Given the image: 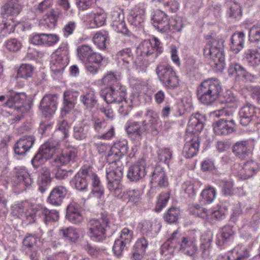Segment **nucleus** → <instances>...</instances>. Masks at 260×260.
<instances>
[{"label":"nucleus","mask_w":260,"mask_h":260,"mask_svg":"<svg viewBox=\"0 0 260 260\" xmlns=\"http://www.w3.org/2000/svg\"><path fill=\"white\" fill-rule=\"evenodd\" d=\"M127 89L120 82L111 84L101 90L100 95L108 104L116 103L119 105L118 111L123 116L128 115L131 110L132 100L128 102L125 96Z\"/></svg>","instance_id":"obj_1"},{"label":"nucleus","mask_w":260,"mask_h":260,"mask_svg":"<svg viewBox=\"0 0 260 260\" xmlns=\"http://www.w3.org/2000/svg\"><path fill=\"white\" fill-rule=\"evenodd\" d=\"M222 87L220 82L216 78H210L203 81L197 89V96L202 104L213 105L220 96Z\"/></svg>","instance_id":"obj_2"},{"label":"nucleus","mask_w":260,"mask_h":260,"mask_svg":"<svg viewBox=\"0 0 260 260\" xmlns=\"http://www.w3.org/2000/svg\"><path fill=\"white\" fill-rule=\"evenodd\" d=\"M77 51L78 58L85 64L87 70L92 74L97 73L103 59L102 56L86 45L79 46Z\"/></svg>","instance_id":"obj_3"},{"label":"nucleus","mask_w":260,"mask_h":260,"mask_svg":"<svg viewBox=\"0 0 260 260\" xmlns=\"http://www.w3.org/2000/svg\"><path fill=\"white\" fill-rule=\"evenodd\" d=\"M117 164H108L106 167V177L108 180V188L115 196L122 197L121 193L123 189L120 183L123 176V168L122 165L118 166Z\"/></svg>","instance_id":"obj_4"},{"label":"nucleus","mask_w":260,"mask_h":260,"mask_svg":"<svg viewBox=\"0 0 260 260\" xmlns=\"http://www.w3.org/2000/svg\"><path fill=\"white\" fill-rule=\"evenodd\" d=\"M197 238L195 232H191L185 236H182L176 231L171 235V242L173 244H176V249L179 250H185V253L189 256L194 255L198 250Z\"/></svg>","instance_id":"obj_5"},{"label":"nucleus","mask_w":260,"mask_h":260,"mask_svg":"<svg viewBox=\"0 0 260 260\" xmlns=\"http://www.w3.org/2000/svg\"><path fill=\"white\" fill-rule=\"evenodd\" d=\"M158 79L167 89H175L179 86V80L173 68L168 64H158L156 68Z\"/></svg>","instance_id":"obj_6"},{"label":"nucleus","mask_w":260,"mask_h":260,"mask_svg":"<svg viewBox=\"0 0 260 260\" xmlns=\"http://www.w3.org/2000/svg\"><path fill=\"white\" fill-rule=\"evenodd\" d=\"M106 215H102L100 219H91L87 223L88 235L90 239L96 242L103 241L106 238L105 227L108 225Z\"/></svg>","instance_id":"obj_7"},{"label":"nucleus","mask_w":260,"mask_h":260,"mask_svg":"<svg viewBox=\"0 0 260 260\" xmlns=\"http://www.w3.org/2000/svg\"><path fill=\"white\" fill-rule=\"evenodd\" d=\"M67 45L62 44L51 55L50 68L54 73L62 71L68 64Z\"/></svg>","instance_id":"obj_8"},{"label":"nucleus","mask_w":260,"mask_h":260,"mask_svg":"<svg viewBox=\"0 0 260 260\" xmlns=\"http://www.w3.org/2000/svg\"><path fill=\"white\" fill-rule=\"evenodd\" d=\"M26 103V95L24 92L14 93L8 98L5 104L9 108L14 109L13 114L15 115V121H19L23 115L24 105Z\"/></svg>","instance_id":"obj_9"},{"label":"nucleus","mask_w":260,"mask_h":260,"mask_svg":"<svg viewBox=\"0 0 260 260\" xmlns=\"http://www.w3.org/2000/svg\"><path fill=\"white\" fill-rule=\"evenodd\" d=\"M162 52L161 43L156 38L143 41L137 48V53L141 56H148L154 54V57L156 58Z\"/></svg>","instance_id":"obj_10"},{"label":"nucleus","mask_w":260,"mask_h":260,"mask_svg":"<svg viewBox=\"0 0 260 260\" xmlns=\"http://www.w3.org/2000/svg\"><path fill=\"white\" fill-rule=\"evenodd\" d=\"M59 146V141L50 140L40 146L39 151L31 160V162L35 161L44 162L47 161L53 157L54 153Z\"/></svg>","instance_id":"obj_11"},{"label":"nucleus","mask_w":260,"mask_h":260,"mask_svg":"<svg viewBox=\"0 0 260 260\" xmlns=\"http://www.w3.org/2000/svg\"><path fill=\"white\" fill-rule=\"evenodd\" d=\"M232 152L240 160H246L251 158L252 150L249 140H241L236 142L232 147Z\"/></svg>","instance_id":"obj_12"},{"label":"nucleus","mask_w":260,"mask_h":260,"mask_svg":"<svg viewBox=\"0 0 260 260\" xmlns=\"http://www.w3.org/2000/svg\"><path fill=\"white\" fill-rule=\"evenodd\" d=\"M58 99V95L55 94H47L42 98L40 108L45 117L51 116L55 113L57 108Z\"/></svg>","instance_id":"obj_13"},{"label":"nucleus","mask_w":260,"mask_h":260,"mask_svg":"<svg viewBox=\"0 0 260 260\" xmlns=\"http://www.w3.org/2000/svg\"><path fill=\"white\" fill-rule=\"evenodd\" d=\"M128 150L127 141L125 140L117 141L111 147L108 155L109 162H117L122 156L126 154Z\"/></svg>","instance_id":"obj_14"},{"label":"nucleus","mask_w":260,"mask_h":260,"mask_svg":"<svg viewBox=\"0 0 260 260\" xmlns=\"http://www.w3.org/2000/svg\"><path fill=\"white\" fill-rule=\"evenodd\" d=\"M147 130L148 126L146 120L132 122L125 128L128 137L135 141L141 140L143 135L145 134Z\"/></svg>","instance_id":"obj_15"},{"label":"nucleus","mask_w":260,"mask_h":260,"mask_svg":"<svg viewBox=\"0 0 260 260\" xmlns=\"http://www.w3.org/2000/svg\"><path fill=\"white\" fill-rule=\"evenodd\" d=\"M235 122L234 120L220 119L213 123L214 133L218 135H227L235 131Z\"/></svg>","instance_id":"obj_16"},{"label":"nucleus","mask_w":260,"mask_h":260,"mask_svg":"<svg viewBox=\"0 0 260 260\" xmlns=\"http://www.w3.org/2000/svg\"><path fill=\"white\" fill-rule=\"evenodd\" d=\"M90 175L89 166L84 165L82 169L77 173L72 180L75 188L80 191L87 189L88 186L87 178Z\"/></svg>","instance_id":"obj_17"},{"label":"nucleus","mask_w":260,"mask_h":260,"mask_svg":"<svg viewBox=\"0 0 260 260\" xmlns=\"http://www.w3.org/2000/svg\"><path fill=\"white\" fill-rule=\"evenodd\" d=\"M153 24L155 28L162 33H166L168 29L169 19L167 14L164 11L157 10L152 18Z\"/></svg>","instance_id":"obj_18"},{"label":"nucleus","mask_w":260,"mask_h":260,"mask_svg":"<svg viewBox=\"0 0 260 260\" xmlns=\"http://www.w3.org/2000/svg\"><path fill=\"white\" fill-rule=\"evenodd\" d=\"M68 193L66 187L63 185L57 186L51 191L47 201L50 204L60 206Z\"/></svg>","instance_id":"obj_19"},{"label":"nucleus","mask_w":260,"mask_h":260,"mask_svg":"<svg viewBox=\"0 0 260 260\" xmlns=\"http://www.w3.org/2000/svg\"><path fill=\"white\" fill-rule=\"evenodd\" d=\"M35 138L32 136H24L15 144V153L19 155L24 154L32 147Z\"/></svg>","instance_id":"obj_20"},{"label":"nucleus","mask_w":260,"mask_h":260,"mask_svg":"<svg viewBox=\"0 0 260 260\" xmlns=\"http://www.w3.org/2000/svg\"><path fill=\"white\" fill-rule=\"evenodd\" d=\"M65 150L62 151L60 155L57 156L54 158V161L55 162H69L70 161L75 162L77 161V149L71 145H68L66 146Z\"/></svg>","instance_id":"obj_21"},{"label":"nucleus","mask_w":260,"mask_h":260,"mask_svg":"<svg viewBox=\"0 0 260 260\" xmlns=\"http://www.w3.org/2000/svg\"><path fill=\"white\" fill-rule=\"evenodd\" d=\"M254 105L247 104L242 107L239 112L240 124L247 126L253 121Z\"/></svg>","instance_id":"obj_22"},{"label":"nucleus","mask_w":260,"mask_h":260,"mask_svg":"<svg viewBox=\"0 0 260 260\" xmlns=\"http://www.w3.org/2000/svg\"><path fill=\"white\" fill-rule=\"evenodd\" d=\"M116 59L119 66L125 69L128 68L134 59L132 50L129 48H126L119 51L116 55Z\"/></svg>","instance_id":"obj_23"},{"label":"nucleus","mask_w":260,"mask_h":260,"mask_svg":"<svg viewBox=\"0 0 260 260\" xmlns=\"http://www.w3.org/2000/svg\"><path fill=\"white\" fill-rule=\"evenodd\" d=\"M10 182L13 186L24 185L29 186L32 183V179L29 174L24 170L16 172L10 179Z\"/></svg>","instance_id":"obj_24"},{"label":"nucleus","mask_w":260,"mask_h":260,"mask_svg":"<svg viewBox=\"0 0 260 260\" xmlns=\"http://www.w3.org/2000/svg\"><path fill=\"white\" fill-rule=\"evenodd\" d=\"M66 218L74 224H80L83 220L81 211L75 204H70L67 208Z\"/></svg>","instance_id":"obj_25"},{"label":"nucleus","mask_w":260,"mask_h":260,"mask_svg":"<svg viewBox=\"0 0 260 260\" xmlns=\"http://www.w3.org/2000/svg\"><path fill=\"white\" fill-rule=\"evenodd\" d=\"M93 126L94 130L98 133L101 134V138L109 140L114 135V127L110 128L107 132H105L107 123L105 120L96 119L93 121Z\"/></svg>","instance_id":"obj_26"},{"label":"nucleus","mask_w":260,"mask_h":260,"mask_svg":"<svg viewBox=\"0 0 260 260\" xmlns=\"http://www.w3.org/2000/svg\"><path fill=\"white\" fill-rule=\"evenodd\" d=\"M80 100L86 109H92L98 103V97L95 92L89 89L80 96Z\"/></svg>","instance_id":"obj_27"},{"label":"nucleus","mask_w":260,"mask_h":260,"mask_svg":"<svg viewBox=\"0 0 260 260\" xmlns=\"http://www.w3.org/2000/svg\"><path fill=\"white\" fill-rule=\"evenodd\" d=\"M230 49L235 54L239 53L244 47L245 35L242 31L233 34L231 38Z\"/></svg>","instance_id":"obj_28"},{"label":"nucleus","mask_w":260,"mask_h":260,"mask_svg":"<svg viewBox=\"0 0 260 260\" xmlns=\"http://www.w3.org/2000/svg\"><path fill=\"white\" fill-rule=\"evenodd\" d=\"M146 173L145 168L142 164H136L129 168L127 177L131 181H137L144 177Z\"/></svg>","instance_id":"obj_29"},{"label":"nucleus","mask_w":260,"mask_h":260,"mask_svg":"<svg viewBox=\"0 0 260 260\" xmlns=\"http://www.w3.org/2000/svg\"><path fill=\"white\" fill-rule=\"evenodd\" d=\"M2 9L6 14L16 16L21 12L22 5L19 0H7Z\"/></svg>","instance_id":"obj_30"},{"label":"nucleus","mask_w":260,"mask_h":260,"mask_svg":"<svg viewBox=\"0 0 260 260\" xmlns=\"http://www.w3.org/2000/svg\"><path fill=\"white\" fill-rule=\"evenodd\" d=\"M63 18V14L61 11L58 8L51 9L44 16V21L46 24L50 28H53L55 26L56 22L59 19Z\"/></svg>","instance_id":"obj_31"},{"label":"nucleus","mask_w":260,"mask_h":260,"mask_svg":"<svg viewBox=\"0 0 260 260\" xmlns=\"http://www.w3.org/2000/svg\"><path fill=\"white\" fill-rule=\"evenodd\" d=\"M204 116L200 114L191 115L188 121V129L195 134L201 132L204 128Z\"/></svg>","instance_id":"obj_32"},{"label":"nucleus","mask_w":260,"mask_h":260,"mask_svg":"<svg viewBox=\"0 0 260 260\" xmlns=\"http://www.w3.org/2000/svg\"><path fill=\"white\" fill-rule=\"evenodd\" d=\"M206 57H210L211 59V66L218 70L222 69L225 65V58L224 50H219L212 52L208 54H204Z\"/></svg>","instance_id":"obj_33"},{"label":"nucleus","mask_w":260,"mask_h":260,"mask_svg":"<svg viewBox=\"0 0 260 260\" xmlns=\"http://www.w3.org/2000/svg\"><path fill=\"white\" fill-rule=\"evenodd\" d=\"M223 42L221 39L211 38L204 48V54L215 52L218 50H223Z\"/></svg>","instance_id":"obj_34"},{"label":"nucleus","mask_w":260,"mask_h":260,"mask_svg":"<svg viewBox=\"0 0 260 260\" xmlns=\"http://www.w3.org/2000/svg\"><path fill=\"white\" fill-rule=\"evenodd\" d=\"M37 211L38 216H42L46 223L56 221L59 219V213L55 210H49L45 207L39 206Z\"/></svg>","instance_id":"obj_35"},{"label":"nucleus","mask_w":260,"mask_h":260,"mask_svg":"<svg viewBox=\"0 0 260 260\" xmlns=\"http://www.w3.org/2000/svg\"><path fill=\"white\" fill-rule=\"evenodd\" d=\"M212 239L213 236L211 234H205L201 237L200 249L202 251V256L204 258H208L210 256V248Z\"/></svg>","instance_id":"obj_36"},{"label":"nucleus","mask_w":260,"mask_h":260,"mask_svg":"<svg viewBox=\"0 0 260 260\" xmlns=\"http://www.w3.org/2000/svg\"><path fill=\"white\" fill-rule=\"evenodd\" d=\"M140 226L141 232L146 235L150 233H156L161 228L160 223L156 219L143 221Z\"/></svg>","instance_id":"obj_37"},{"label":"nucleus","mask_w":260,"mask_h":260,"mask_svg":"<svg viewBox=\"0 0 260 260\" xmlns=\"http://www.w3.org/2000/svg\"><path fill=\"white\" fill-rule=\"evenodd\" d=\"M51 178L49 170L44 167L41 172V175L39 180V190L43 193L46 189L48 186L51 182Z\"/></svg>","instance_id":"obj_38"},{"label":"nucleus","mask_w":260,"mask_h":260,"mask_svg":"<svg viewBox=\"0 0 260 260\" xmlns=\"http://www.w3.org/2000/svg\"><path fill=\"white\" fill-rule=\"evenodd\" d=\"M234 232L233 227L226 225L223 227L220 232L216 236V244L218 246L222 245L228 239H230L234 235Z\"/></svg>","instance_id":"obj_39"},{"label":"nucleus","mask_w":260,"mask_h":260,"mask_svg":"<svg viewBox=\"0 0 260 260\" xmlns=\"http://www.w3.org/2000/svg\"><path fill=\"white\" fill-rule=\"evenodd\" d=\"M231 256H229L232 260H244L249 256V252L244 246L238 245L231 251Z\"/></svg>","instance_id":"obj_40"},{"label":"nucleus","mask_w":260,"mask_h":260,"mask_svg":"<svg viewBox=\"0 0 260 260\" xmlns=\"http://www.w3.org/2000/svg\"><path fill=\"white\" fill-rule=\"evenodd\" d=\"M245 57L249 66L256 67L260 65V53L257 50H247L245 52Z\"/></svg>","instance_id":"obj_41"},{"label":"nucleus","mask_w":260,"mask_h":260,"mask_svg":"<svg viewBox=\"0 0 260 260\" xmlns=\"http://www.w3.org/2000/svg\"><path fill=\"white\" fill-rule=\"evenodd\" d=\"M256 167L257 164H243L238 174L242 179L248 178L257 172L258 169Z\"/></svg>","instance_id":"obj_42"},{"label":"nucleus","mask_w":260,"mask_h":260,"mask_svg":"<svg viewBox=\"0 0 260 260\" xmlns=\"http://www.w3.org/2000/svg\"><path fill=\"white\" fill-rule=\"evenodd\" d=\"M92 40L99 49H104L106 48V43L109 41L108 33L104 30L98 31L94 35Z\"/></svg>","instance_id":"obj_43"},{"label":"nucleus","mask_w":260,"mask_h":260,"mask_svg":"<svg viewBox=\"0 0 260 260\" xmlns=\"http://www.w3.org/2000/svg\"><path fill=\"white\" fill-rule=\"evenodd\" d=\"M200 143L197 141L192 140L186 143L183 147V154L186 158H191L198 152Z\"/></svg>","instance_id":"obj_44"},{"label":"nucleus","mask_w":260,"mask_h":260,"mask_svg":"<svg viewBox=\"0 0 260 260\" xmlns=\"http://www.w3.org/2000/svg\"><path fill=\"white\" fill-rule=\"evenodd\" d=\"M89 131V125L83 124L74 126L73 131V137L77 140L85 139L88 135Z\"/></svg>","instance_id":"obj_45"},{"label":"nucleus","mask_w":260,"mask_h":260,"mask_svg":"<svg viewBox=\"0 0 260 260\" xmlns=\"http://www.w3.org/2000/svg\"><path fill=\"white\" fill-rule=\"evenodd\" d=\"M229 9L227 11L229 17L235 20H240L242 15L241 6L236 2H230Z\"/></svg>","instance_id":"obj_46"},{"label":"nucleus","mask_w":260,"mask_h":260,"mask_svg":"<svg viewBox=\"0 0 260 260\" xmlns=\"http://www.w3.org/2000/svg\"><path fill=\"white\" fill-rule=\"evenodd\" d=\"M216 197L215 189L211 187L205 188L201 194L200 202L203 204H209L212 202Z\"/></svg>","instance_id":"obj_47"},{"label":"nucleus","mask_w":260,"mask_h":260,"mask_svg":"<svg viewBox=\"0 0 260 260\" xmlns=\"http://www.w3.org/2000/svg\"><path fill=\"white\" fill-rule=\"evenodd\" d=\"M34 70V67L30 64H22L18 70L17 76L20 78L27 79L32 76Z\"/></svg>","instance_id":"obj_48"},{"label":"nucleus","mask_w":260,"mask_h":260,"mask_svg":"<svg viewBox=\"0 0 260 260\" xmlns=\"http://www.w3.org/2000/svg\"><path fill=\"white\" fill-rule=\"evenodd\" d=\"M168 23V29L166 33L171 32L175 33L180 31L183 27V23L180 18L169 19Z\"/></svg>","instance_id":"obj_49"},{"label":"nucleus","mask_w":260,"mask_h":260,"mask_svg":"<svg viewBox=\"0 0 260 260\" xmlns=\"http://www.w3.org/2000/svg\"><path fill=\"white\" fill-rule=\"evenodd\" d=\"M180 211L176 208H171L164 214L165 220L170 223L175 222L178 219Z\"/></svg>","instance_id":"obj_50"},{"label":"nucleus","mask_w":260,"mask_h":260,"mask_svg":"<svg viewBox=\"0 0 260 260\" xmlns=\"http://www.w3.org/2000/svg\"><path fill=\"white\" fill-rule=\"evenodd\" d=\"M174 249H176V244L172 243L170 236L167 241L161 246L160 252L162 255L167 256L169 254L171 255L173 253Z\"/></svg>","instance_id":"obj_51"},{"label":"nucleus","mask_w":260,"mask_h":260,"mask_svg":"<svg viewBox=\"0 0 260 260\" xmlns=\"http://www.w3.org/2000/svg\"><path fill=\"white\" fill-rule=\"evenodd\" d=\"M39 206L33 208H27L26 207L24 212V215L22 218L23 219H26L29 223H32L36 220V217L38 216V210Z\"/></svg>","instance_id":"obj_52"},{"label":"nucleus","mask_w":260,"mask_h":260,"mask_svg":"<svg viewBox=\"0 0 260 260\" xmlns=\"http://www.w3.org/2000/svg\"><path fill=\"white\" fill-rule=\"evenodd\" d=\"M227 208L223 211L221 207L218 210H208L207 212L206 218L216 219L217 220L222 219L224 218L226 213Z\"/></svg>","instance_id":"obj_53"},{"label":"nucleus","mask_w":260,"mask_h":260,"mask_svg":"<svg viewBox=\"0 0 260 260\" xmlns=\"http://www.w3.org/2000/svg\"><path fill=\"white\" fill-rule=\"evenodd\" d=\"M244 68L238 63H233L230 64L228 68V74L231 76L240 77L244 70Z\"/></svg>","instance_id":"obj_54"},{"label":"nucleus","mask_w":260,"mask_h":260,"mask_svg":"<svg viewBox=\"0 0 260 260\" xmlns=\"http://www.w3.org/2000/svg\"><path fill=\"white\" fill-rule=\"evenodd\" d=\"M134 238V232L127 228L123 229L121 232L119 240L123 241L127 245L130 244Z\"/></svg>","instance_id":"obj_55"},{"label":"nucleus","mask_w":260,"mask_h":260,"mask_svg":"<svg viewBox=\"0 0 260 260\" xmlns=\"http://www.w3.org/2000/svg\"><path fill=\"white\" fill-rule=\"evenodd\" d=\"M5 46L10 51L17 52L20 49L22 44L18 39L13 38L7 40L5 43Z\"/></svg>","instance_id":"obj_56"},{"label":"nucleus","mask_w":260,"mask_h":260,"mask_svg":"<svg viewBox=\"0 0 260 260\" xmlns=\"http://www.w3.org/2000/svg\"><path fill=\"white\" fill-rule=\"evenodd\" d=\"M151 126H155L161 123L158 114L151 110H148L145 114Z\"/></svg>","instance_id":"obj_57"},{"label":"nucleus","mask_w":260,"mask_h":260,"mask_svg":"<svg viewBox=\"0 0 260 260\" xmlns=\"http://www.w3.org/2000/svg\"><path fill=\"white\" fill-rule=\"evenodd\" d=\"M189 210V212L193 215L197 216L201 218H206L208 210L205 209L199 205L196 204L190 206Z\"/></svg>","instance_id":"obj_58"},{"label":"nucleus","mask_w":260,"mask_h":260,"mask_svg":"<svg viewBox=\"0 0 260 260\" xmlns=\"http://www.w3.org/2000/svg\"><path fill=\"white\" fill-rule=\"evenodd\" d=\"M151 169L152 170L151 175V180L159 179L158 178H161L164 176V175H166L164 169L158 164H155V165H152Z\"/></svg>","instance_id":"obj_59"},{"label":"nucleus","mask_w":260,"mask_h":260,"mask_svg":"<svg viewBox=\"0 0 260 260\" xmlns=\"http://www.w3.org/2000/svg\"><path fill=\"white\" fill-rule=\"evenodd\" d=\"M249 40L257 42L260 40V24L254 25L249 31Z\"/></svg>","instance_id":"obj_60"},{"label":"nucleus","mask_w":260,"mask_h":260,"mask_svg":"<svg viewBox=\"0 0 260 260\" xmlns=\"http://www.w3.org/2000/svg\"><path fill=\"white\" fill-rule=\"evenodd\" d=\"M162 4L168 12H176L179 8V4L176 0H164Z\"/></svg>","instance_id":"obj_61"},{"label":"nucleus","mask_w":260,"mask_h":260,"mask_svg":"<svg viewBox=\"0 0 260 260\" xmlns=\"http://www.w3.org/2000/svg\"><path fill=\"white\" fill-rule=\"evenodd\" d=\"M170 198V194L168 192H162L159 196L157 202L155 210L156 211H160L165 207Z\"/></svg>","instance_id":"obj_62"},{"label":"nucleus","mask_w":260,"mask_h":260,"mask_svg":"<svg viewBox=\"0 0 260 260\" xmlns=\"http://www.w3.org/2000/svg\"><path fill=\"white\" fill-rule=\"evenodd\" d=\"M127 246L123 241H120L118 239H116L115 241L112 248L113 253L117 256L121 255L122 252L126 248Z\"/></svg>","instance_id":"obj_63"},{"label":"nucleus","mask_w":260,"mask_h":260,"mask_svg":"<svg viewBox=\"0 0 260 260\" xmlns=\"http://www.w3.org/2000/svg\"><path fill=\"white\" fill-rule=\"evenodd\" d=\"M158 160L160 162H168L172 159V154L168 149H164L158 152Z\"/></svg>","instance_id":"obj_64"}]
</instances>
